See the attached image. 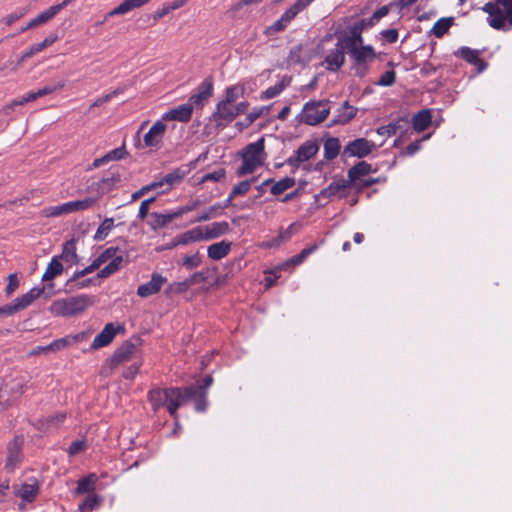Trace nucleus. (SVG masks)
Listing matches in <instances>:
<instances>
[{
  "instance_id": "nucleus-1",
  "label": "nucleus",
  "mask_w": 512,
  "mask_h": 512,
  "mask_svg": "<svg viewBox=\"0 0 512 512\" xmlns=\"http://www.w3.org/2000/svg\"><path fill=\"white\" fill-rule=\"evenodd\" d=\"M194 390L192 388H154L147 394V399L151 404L154 412H157L163 407L173 418H177V411L179 407L187 402V398L192 395Z\"/></svg>"
},
{
  "instance_id": "nucleus-2",
  "label": "nucleus",
  "mask_w": 512,
  "mask_h": 512,
  "mask_svg": "<svg viewBox=\"0 0 512 512\" xmlns=\"http://www.w3.org/2000/svg\"><path fill=\"white\" fill-rule=\"evenodd\" d=\"M482 11L488 14L487 23L495 30L512 29V0H495L487 2Z\"/></svg>"
},
{
  "instance_id": "nucleus-3",
  "label": "nucleus",
  "mask_w": 512,
  "mask_h": 512,
  "mask_svg": "<svg viewBox=\"0 0 512 512\" xmlns=\"http://www.w3.org/2000/svg\"><path fill=\"white\" fill-rule=\"evenodd\" d=\"M240 155L242 163L236 171L237 176L241 177L254 173L257 168L264 165L267 158L264 137L246 145L240 152Z\"/></svg>"
},
{
  "instance_id": "nucleus-4",
  "label": "nucleus",
  "mask_w": 512,
  "mask_h": 512,
  "mask_svg": "<svg viewBox=\"0 0 512 512\" xmlns=\"http://www.w3.org/2000/svg\"><path fill=\"white\" fill-rule=\"evenodd\" d=\"M92 305L88 295L71 296L53 301L49 310L55 316L70 317L77 315Z\"/></svg>"
},
{
  "instance_id": "nucleus-5",
  "label": "nucleus",
  "mask_w": 512,
  "mask_h": 512,
  "mask_svg": "<svg viewBox=\"0 0 512 512\" xmlns=\"http://www.w3.org/2000/svg\"><path fill=\"white\" fill-rule=\"evenodd\" d=\"M350 59L355 69L357 77H364L369 71V64L372 63L376 57V51L371 45H361L351 49H347Z\"/></svg>"
},
{
  "instance_id": "nucleus-6",
  "label": "nucleus",
  "mask_w": 512,
  "mask_h": 512,
  "mask_svg": "<svg viewBox=\"0 0 512 512\" xmlns=\"http://www.w3.org/2000/svg\"><path fill=\"white\" fill-rule=\"evenodd\" d=\"M329 100H311L304 104L301 112V122L316 126L327 119L330 114Z\"/></svg>"
},
{
  "instance_id": "nucleus-7",
  "label": "nucleus",
  "mask_w": 512,
  "mask_h": 512,
  "mask_svg": "<svg viewBox=\"0 0 512 512\" xmlns=\"http://www.w3.org/2000/svg\"><path fill=\"white\" fill-rule=\"evenodd\" d=\"M121 173L119 169L116 167H111L103 176L97 181H93L88 189L91 192H96L97 197L95 199H99L105 194L111 192L115 188H117L121 182Z\"/></svg>"
},
{
  "instance_id": "nucleus-8",
  "label": "nucleus",
  "mask_w": 512,
  "mask_h": 512,
  "mask_svg": "<svg viewBox=\"0 0 512 512\" xmlns=\"http://www.w3.org/2000/svg\"><path fill=\"white\" fill-rule=\"evenodd\" d=\"M319 150L318 144L313 140H307L286 160V164L298 168L302 163L314 158Z\"/></svg>"
},
{
  "instance_id": "nucleus-9",
  "label": "nucleus",
  "mask_w": 512,
  "mask_h": 512,
  "mask_svg": "<svg viewBox=\"0 0 512 512\" xmlns=\"http://www.w3.org/2000/svg\"><path fill=\"white\" fill-rule=\"evenodd\" d=\"M376 148L373 141L366 138H357L350 141L343 150V156L345 157H358L364 158L372 153Z\"/></svg>"
},
{
  "instance_id": "nucleus-10",
  "label": "nucleus",
  "mask_w": 512,
  "mask_h": 512,
  "mask_svg": "<svg viewBox=\"0 0 512 512\" xmlns=\"http://www.w3.org/2000/svg\"><path fill=\"white\" fill-rule=\"evenodd\" d=\"M214 85L212 77L204 79L197 88V92L192 94L187 103L192 109H202L205 102L213 95Z\"/></svg>"
},
{
  "instance_id": "nucleus-11",
  "label": "nucleus",
  "mask_w": 512,
  "mask_h": 512,
  "mask_svg": "<svg viewBox=\"0 0 512 512\" xmlns=\"http://www.w3.org/2000/svg\"><path fill=\"white\" fill-rule=\"evenodd\" d=\"M167 125L162 118L157 120L144 135L143 141L145 147L159 149L163 142Z\"/></svg>"
},
{
  "instance_id": "nucleus-12",
  "label": "nucleus",
  "mask_w": 512,
  "mask_h": 512,
  "mask_svg": "<svg viewBox=\"0 0 512 512\" xmlns=\"http://www.w3.org/2000/svg\"><path fill=\"white\" fill-rule=\"evenodd\" d=\"M346 47L338 40L335 47L329 50L324 59L325 68L331 72H337L345 64Z\"/></svg>"
},
{
  "instance_id": "nucleus-13",
  "label": "nucleus",
  "mask_w": 512,
  "mask_h": 512,
  "mask_svg": "<svg viewBox=\"0 0 512 512\" xmlns=\"http://www.w3.org/2000/svg\"><path fill=\"white\" fill-rule=\"evenodd\" d=\"M211 118L216 123L217 127H225L236 118L234 104L220 100L216 104Z\"/></svg>"
},
{
  "instance_id": "nucleus-14",
  "label": "nucleus",
  "mask_w": 512,
  "mask_h": 512,
  "mask_svg": "<svg viewBox=\"0 0 512 512\" xmlns=\"http://www.w3.org/2000/svg\"><path fill=\"white\" fill-rule=\"evenodd\" d=\"M167 283V278L160 273H153L150 281L144 283L137 288V295L141 298H147L159 293L164 284Z\"/></svg>"
},
{
  "instance_id": "nucleus-15",
  "label": "nucleus",
  "mask_w": 512,
  "mask_h": 512,
  "mask_svg": "<svg viewBox=\"0 0 512 512\" xmlns=\"http://www.w3.org/2000/svg\"><path fill=\"white\" fill-rule=\"evenodd\" d=\"M121 329H123V327L120 325H115L114 323L106 324L103 330L94 338L90 349L98 350L108 346L110 343H112L117 332Z\"/></svg>"
},
{
  "instance_id": "nucleus-16",
  "label": "nucleus",
  "mask_w": 512,
  "mask_h": 512,
  "mask_svg": "<svg viewBox=\"0 0 512 512\" xmlns=\"http://www.w3.org/2000/svg\"><path fill=\"white\" fill-rule=\"evenodd\" d=\"M150 1L151 0H124L118 6L106 13L104 19L99 22V24H103L111 17L125 15L134 9L141 8Z\"/></svg>"
},
{
  "instance_id": "nucleus-17",
  "label": "nucleus",
  "mask_w": 512,
  "mask_h": 512,
  "mask_svg": "<svg viewBox=\"0 0 512 512\" xmlns=\"http://www.w3.org/2000/svg\"><path fill=\"white\" fill-rule=\"evenodd\" d=\"M363 31L364 29L355 22L353 25H351L348 28V33L340 38L338 40L346 47L347 49H351L357 46L364 45V39H363Z\"/></svg>"
},
{
  "instance_id": "nucleus-18",
  "label": "nucleus",
  "mask_w": 512,
  "mask_h": 512,
  "mask_svg": "<svg viewBox=\"0 0 512 512\" xmlns=\"http://www.w3.org/2000/svg\"><path fill=\"white\" fill-rule=\"evenodd\" d=\"M358 109L349 104L348 101L342 103V105L335 111V115L332 118L329 127L335 125H345L349 123L357 114Z\"/></svg>"
},
{
  "instance_id": "nucleus-19",
  "label": "nucleus",
  "mask_w": 512,
  "mask_h": 512,
  "mask_svg": "<svg viewBox=\"0 0 512 512\" xmlns=\"http://www.w3.org/2000/svg\"><path fill=\"white\" fill-rule=\"evenodd\" d=\"M455 55L469 64L476 66L479 72L484 71L487 67V63L480 58V52L478 50L469 47H461L455 52Z\"/></svg>"
},
{
  "instance_id": "nucleus-20",
  "label": "nucleus",
  "mask_w": 512,
  "mask_h": 512,
  "mask_svg": "<svg viewBox=\"0 0 512 512\" xmlns=\"http://www.w3.org/2000/svg\"><path fill=\"white\" fill-rule=\"evenodd\" d=\"M192 114V107L188 103H185L173 109H170L169 111L164 113L162 116V120L188 122L191 119Z\"/></svg>"
},
{
  "instance_id": "nucleus-21",
  "label": "nucleus",
  "mask_w": 512,
  "mask_h": 512,
  "mask_svg": "<svg viewBox=\"0 0 512 512\" xmlns=\"http://www.w3.org/2000/svg\"><path fill=\"white\" fill-rule=\"evenodd\" d=\"M188 170L182 167H178L173 169L171 172L167 173L160 180L162 182L163 187L161 193L169 192L175 185L181 183L185 176L188 174Z\"/></svg>"
},
{
  "instance_id": "nucleus-22",
  "label": "nucleus",
  "mask_w": 512,
  "mask_h": 512,
  "mask_svg": "<svg viewBox=\"0 0 512 512\" xmlns=\"http://www.w3.org/2000/svg\"><path fill=\"white\" fill-rule=\"evenodd\" d=\"M136 351V345L130 341H126L119 348L115 350L112 355V363L119 365L131 359Z\"/></svg>"
},
{
  "instance_id": "nucleus-23",
  "label": "nucleus",
  "mask_w": 512,
  "mask_h": 512,
  "mask_svg": "<svg viewBox=\"0 0 512 512\" xmlns=\"http://www.w3.org/2000/svg\"><path fill=\"white\" fill-rule=\"evenodd\" d=\"M204 232L202 227H195L174 238V245H187L193 242L204 240Z\"/></svg>"
},
{
  "instance_id": "nucleus-24",
  "label": "nucleus",
  "mask_w": 512,
  "mask_h": 512,
  "mask_svg": "<svg viewBox=\"0 0 512 512\" xmlns=\"http://www.w3.org/2000/svg\"><path fill=\"white\" fill-rule=\"evenodd\" d=\"M432 121L430 109H423L417 112L412 118V126L415 131L423 132L429 128Z\"/></svg>"
},
{
  "instance_id": "nucleus-25",
  "label": "nucleus",
  "mask_w": 512,
  "mask_h": 512,
  "mask_svg": "<svg viewBox=\"0 0 512 512\" xmlns=\"http://www.w3.org/2000/svg\"><path fill=\"white\" fill-rule=\"evenodd\" d=\"M126 155H127V151L125 149V146L123 145L121 147H118V148H115V149L109 151L108 153H106L104 156H102L100 158H96L92 163V167L99 168L100 166L105 165L110 161L122 160L125 158Z\"/></svg>"
},
{
  "instance_id": "nucleus-26",
  "label": "nucleus",
  "mask_w": 512,
  "mask_h": 512,
  "mask_svg": "<svg viewBox=\"0 0 512 512\" xmlns=\"http://www.w3.org/2000/svg\"><path fill=\"white\" fill-rule=\"evenodd\" d=\"M231 250V243L221 241L211 244L207 249L208 257L212 260H221L226 257Z\"/></svg>"
},
{
  "instance_id": "nucleus-27",
  "label": "nucleus",
  "mask_w": 512,
  "mask_h": 512,
  "mask_svg": "<svg viewBox=\"0 0 512 512\" xmlns=\"http://www.w3.org/2000/svg\"><path fill=\"white\" fill-rule=\"evenodd\" d=\"M228 230H229V224L226 221L211 223L210 225H207L205 227V229L203 230L204 236H205L204 239L211 240V239L218 238V237L224 235L225 233H227Z\"/></svg>"
},
{
  "instance_id": "nucleus-28",
  "label": "nucleus",
  "mask_w": 512,
  "mask_h": 512,
  "mask_svg": "<svg viewBox=\"0 0 512 512\" xmlns=\"http://www.w3.org/2000/svg\"><path fill=\"white\" fill-rule=\"evenodd\" d=\"M44 292V287L37 288L34 287L30 289L27 293L17 297L15 300L19 310H23L30 306L36 299H38L41 294Z\"/></svg>"
},
{
  "instance_id": "nucleus-29",
  "label": "nucleus",
  "mask_w": 512,
  "mask_h": 512,
  "mask_svg": "<svg viewBox=\"0 0 512 512\" xmlns=\"http://www.w3.org/2000/svg\"><path fill=\"white\" fill-rule=\"evenodd\" d=\"M59 260H63L66 263L76 264L79 261L77 252H76V240L71 239L66 241L62 247V253L60 256H57Z\"/></svg>"
},
{
  "instance_id": "nucleus-30",
  "label": "nucleus",
  "mask_w": 512,
  "mask_h": 512,
  "mask_svg": "<svg viewBox=\"0 0 512 512\" xmlns=\"http://www.w3.org/2000/svg\"><path fill=\"white\" fill-rule=\"evenodd\" d=\"M58 40V36L56 34H51L46 37L42 42L32 45L28 48L22 55L21 60H26L35 54L43 51L45 48L51 46Z\"/></svg>"
},
{
  "instance_id": "nucleus-31",
  "label": "nucleus",
  "mask_w": 512,
  "mask_h": 512,
  "mask_svg": "<svg viewBox=\"0 0 512 512\" xmlns=\"http://www.w3.org/2000/svg\"><path fill=\"white\" fill-rule=\"evenodd\" d=\"M371 171V164L366 161H360L348 170V179L353 184L360 179V177L370 174Z\"/></svg>"
},
{
  "instance_id": "nucleus-32",
  "label": "nucleus",
  "mask_w": 512,
  "mask_h": 512,
  "mask_svg": "<svg viewBox=\"0 0 512 512\" xmlns=\"http://www.w3.org/2000/svg\"><path fill=\"white\" fill-rule=\"evenodd\" d=\"M39 493V486L36 482L24 483L17 490L16 495L25 502H32Z\"/></svg>"
},
{
  "instance_id": "nucleus-33",
  "label": "nucleus",
  "mask_w": 512,
  "mask_h": 512,
  "mask_svg": "<svg viewBox=\"0 0 512 512\" xmlns=\"http://www.w3.org/2000/svg\"><path fill=\"white\" fill-rule=\"evenodd\" d=\"M351 185L352 183L349 179H340L337 181H333L325 189L322 190L321 194L326 197L337 196L341 192L349 188Z\"/></svg>"
},
{
  "instance_id": "nucleus-34",
  "label": "nucleus",
  "mask_w": 512,
  "mask_h": 512,
  "mask_svg": "<svg viewBox=\"0 0 512 512\" xmlns=\"http://www.w3.org/2000/svg\"><path fill=\"white\" fill-rule=\"evenodd\" d=\"M389 6L388 5H384L382 7H380L379 9H377L371 17L369 18H364V19H361L359 21H357V23L365 30L366 28H371L373 26H375L383 17H385L388 13H389Z\"/></svg>"
},
{
  "instance_id": "nucleus-35",
  "label": "nucleus",
  "mask_w": 512,
  "mask_h": 512,
  "mask_svg": "<svg viewBox=\"0 0 512 512\" xmlns=\"http://www.w3.org/2000/svg\"><path fill=\"white\" fill-rule=\"evenodd\" d=\"M123 262L124 259L122 255L115 256L110 260L109 264H107L98 272L96 278H108L109 276L115 274L121 269Z\"/></svg>"
},
{
  "instance_id": "nucleus-36",
  "label": "nucleus",
  "mask_w": 512,
  "mask_h": 512,
  "mask_svg": "<svg viewBox=\"0 0 512 512\" xmlns=\"http://www.w3.org/2000/svg\"><path fill=\"white\" fill-rule=\"evenodd\" d=\"M298 227L297 223H292L289 225L286 229H280L278 236L276 238H273L272 240L268 241L264 246L268 248L277 247L279 246L283 241L289 240L294 230Z\"/></svg>"
},
{
  "instance_id": "nucleus-37",
  "label": "nucleus",
  "mask_w": 512,
  "mask_h": 512,
  "mask_svg": "<svg viewBox=\"0 0 512 512\" xmlns=\"http://www.w3.org/2000/svg\"><path fill=\"white\" fill-rule=\"evenodd\" d=\"M341 149L340 140L336 137H330L324 142V158L328 161L335 159Z\"/></svg>"
},
{
  "instance_id": "nucleus-38",
  "label": "nucleus",
  "mask_w": 512,
  "mask_h": 512,
  "mask_svg": "<svg viewBox=\"0 0 512 512\" xmlns=\"http://www.w3.org/2000/svg\"><path fill=\"white\" fill-rule=\"evenodd\" d=\"M63 265L57 256H54L50 263L47 265L46 270L42 276L43 281H49L59 276L63 272Z\"/></svg>"
},
{
  "instance_id": "nucleus-39",
  "label": "nucleus",
  "mask_w": 512,
  "mask_h": 512,
  "mask_svg": "<svg viewBox=\"0 0 512 512\" xmlns=\"http://www.w3.org/2000/svg\"><path fill=\"white\" fill-rule=\"evenodd\" d=\"M97 202V199L93 197H87L82 200L67 202L69 214L77 211L88 210L93 207Z\"/></svg>"
},
{
  "instance_id": "nucleus-40",
  "label": "nucleus",
  "mask_w": 512,
  "mask_h": 512,
  "mask_svg": "<svg viewBox=\"0 0 512 512\" xmlns=\"http://www.w3.org/2000/svg\"><path fill=\"white\" fill-rule=\"evenodd\" d=\"M186 388H192L194 390L192 395L187 398V401L193 399L195 402V409L198 412H204L207 407L206 392L195 388L194 385L187 386Z\"/></svg>"
},
{
  "instance_id": "nucleus-41",
  "label": "nucleus",
  "mask_w": 512,
  "mask_h": 512,
  "mask_svg": "<svg viewBox=\"0 0 512 512\" xmlns=\"http://www.w3.org/2000/svg\"><path fill=\"white\" fill-rule=\"evenodd\" d=\"M96 481L97 477L95 474H89L88 476L79 479L77 482L76 494L93 491L95 489Z\"/></svg>"
},
{
  "instance_id": "nucleus-42",
  "label": "nucleus",
  "mask_w": 512,
  "mask_h": 512,
  "mask_svg": "<svg viewBox=\"0 0 512 512\" xmlns=\"http://www.w3.org/2000/svg\"><path fill=\"white\" fill-rule=\"evenodd\" d=\"M295 185V179L291 177H285L280 179L279 181L275 182L270 192L274 196H278L282 193H284L286 190L292 188Z\"/></svg>"
},
{
  "instance_id": "nucleus-43",
  "label": "nucleus",
  "mask_w": 512,
  "mask_h": 512,
  "mask_svg": "<svg viewBox=\"0 0 512 512\" xmlns=\"http://www.w3.org/2000/svg\"><path fill=\"white\" fill-rule=\"evenodd\" d=\"M244 94V87L236 84L226 87L222 101L234 104Z\"/></svg>"
},
{
  "instance_id": "nucleus-44",
  "label": "nucleus",
  "mask_w": 512,
  "mask_h": 512,
  "mask_svg": "<svg viewBox=\"0 0 512 512\" xmlns=\"http://www.w3.org/2000/svg\"><path fill=\"white\" fill-rule=\"evenodd\" d=\"M189 285L186 280L179 282L170 283L167 288L164 290V295L168 298L173 297L174 295H180L189 290Z\"/></svg>"
},
{
  "instance_id": "nucleus-45",
  "label": "nucleus",
  "mask_w": 512,
  "mask_h": 512,
  "mask_svg": "<svg viewBox=\"0 0 512 512\" xmlns=\"http://www.w3.org/2000/svg\"><path fill=\"white\" fill-rule=\"evenodd\" d=\"M270 106L254 107L245 117L244 127L251 126L258 118L269 114Z\"/></svg>"
},
{
  "instance_id": "nucleus-46",
  "label": "nucleus",
  "mask_w": 512,
  "mask_h": 512,
  "mask_svg": "<svg viewBox=\"0 0 512 512\" xmlns=\"http://www.w3.org/2000/svg\"><path fill=\"white\" fill-rule=\"evenodd\" d=\"M113 227H114L113 218H105L103 220V222L100 224V226L98 227V229L94 235V239L96 241L104 240L109 235V233L111 232Z\"/></svg>"
},
{
  "instance_id": "nucleus-47",
  "label": "nucleus",
  "mask_w": 512,
  "mask_h": 512,
  "mask_svg": "<svg viewBox=\"0 0 512 512\" xmlns=\"http://www.w3.org/2000/svg\"><path fill=\"white\" fill-rule=\"evenodd\" d=\"M319 248L318 244H312L306 248H304L299 254L293 256L290 258L287 262V264H291L293 266L300 265L303 263V261L310 256L312 253H314Z\"/></svg>"
},
{
  "instance_id": "nucleus-48",
  "label": "nucleus",
  "mask_w": 512,
  "mask_h": 512,
  "mask_svg": "<svg viewBox=\"0 0 512 512\" xmlns=\"http://www.w3.org/2000/svg\"><path fill=\"white\" fill-rule=\"evenodd\" d=\"M319 248L318 244H312L306 248H304L299 254L293 256L290 258L287 262V264H291L293 266L300 265L303 263V261L310 256L312 253H314Z\"/></svg>"
},
{
  "instance_id": "nucleus-49",
  "label": "nucleus",
  "mask_w": 512,
  "mask_h": 512,
  "mask_svg": "<svg viewBox=\"0 0 512 512\" xmlns=\"http://www.w3.org/2000/svg\"><path fill=\"white\" fill-rule=\"evenodd\" d=\"M452 25V19L450 18H441L437 20L432 28V33L435 37L441 38L444 34L448 32Z\"/></svg>"
},
{
  "instance_id": "nucleus-50",
  "label": "nucleus",
  "mask_w": 512,
  "mask_h": 512,
  "mask_svg": "<svg viewBox=\"0 0 512 512\" xmlns=\"http://www.w3.org/2000/svg\"><path fill=\"white\" fill-rule=\"evenodd\" d=\"M152 218L154 219V225L155 227L161 228L172 222L174 219H176V215L174 211L168 212V213H157L154 212L151 214Z\"/></svg>"
},
{
  "instance_id": "nucleus-51",
  "label": "nucleus",
  "mask_w": 512,
  "mask_h": 512,
  "mask_svg": "<svg viewBox=\"0 0 512 512\" xmlns=\"http://www.w3.org/2000/svg\"><path fill=\"white\" fill-rule=\"evenodd\" d=\"M286 85L284 82H279L274 86L268 87L265 91H263L260 95L261 100H268L278 96L284 89Z\"/></svg>"
},
{
  "instance_id": "nucleus-52",
  "label": "nucleus",
  "mask_w": 512,
  "mask_h": 512,
  "mask_svg": "<svg viewBox=\"0 0 512 512\" xmlns=\"http://www.w3.org/2000/svg\"><path fill=\"white\" fill-rule=\"evenodd\" d=\"M70 345H72V339H70V337L68 335L66 337L54 340L49 345L44 347V350L45 351H59V350L67 348Z\"/></svg>"
},
{
  "instance_id": "nucleus-53",
  "label": "nucleus",
  "mask_w": 512,
  "mask_h": 512,
  "mask_svg": "<svg viewBox=\"0 0 512 512\" xmlns=\"http://www.w3.org/2000/svg\"><path fill=\"white\" fill-rule=\"evenodd\" d=\"M251 182L250 180H244L236 184L230 192V199L239 195H245L251 188Z\"/></svg>"
},
{
  "instance_id": "nucleus-54",
  "label": "nucleus",
  "mask_w": 512,
  "mask_h": 512,
  "mask_svg": "<svg viewBox=\"0 0 512 512\" xmlns=\"http://www.w3.org/2000/svg\"><path fill=\"white\" fill-rule=\"evenodd\" d=\"M29 12V8L28 7H22L20 9H18L17 11L13 12V13H10L8 14L7 16H5L3 18V22L7 25V26H10L12 25L14 22L18 21L19 19H21L23 16H25L27 13Z\"/></svg>"
},
{
  "instance_id": "nucleus-55",
  "label": "nucleus",
  "mask_w": 512,
  "mask_h": 512,
  "mask_svg": "<svg viewBox=\"0 0 512 512\" xmlns=\"http://www.w3.org/2000/svg\"><path fill=\"white\" fill-rule=\"evenodd\" d=\"M124 92V89L123 88H117L113 91H111L110 93H107L105 94L104 96L102 97H99L97 98L90 106V108H94V107H98V106H101L107 102H109L110 100H112L114 97H116L117 95L121 94Z\"/></svg>"
},
{
  "instance_id": "nucleus-56",
  "label": "nucleus",
  "mask_w": 512,
  "mask_h": 512,
  "mask_svg": "<svg viewBox=\"0 0 512 512\" xmlns=\"http://www.w3.org/2000/svg\"><path fill=\"white\" fill-rule=\"evenodd\" d=\"M226 177V171L223 168H220L218 170H215L213 172L206 173L203 175L201 182L205 183L208 181H214V182H220L224 180Z\"/></svg>"
},
{
  "instance_id": "nucleus-57",
  "label": "nucleus",
  "mask_w": 512,
  "mask_h": 512,
  "mask_svg": "<svg viewBox=\"0 0 512 512\" xmlns=\"http://www.w3.org/2000/svg\"><path fill=\"white\" fill-rule=\"evenodd\" d=\"M86 448L87 443L85 440H75L70 444L69 448L67 449V453L69 456L73 457L81 452H84Z\"/></svg>"
},
{
  "instance_id": "nucleus-58",
  "label": "nucleus",
  "mask_w": 512,
  "mask_h": 512,
  "mask_svg": "<svg viewBox=\"0 0 512 512\" xmlns=\"http://www.w3.org/2000/svg\"><path fill=\"white\" fill-rule=\"evenodd\" d=\"M66 83L65 81H60L57 84L54 85H47L41 89H38V95L41 97L52 94L56 91L62 90L65 87Z\"/></svg>"
},
{
  "instance_id": "nucleus-59",
  "label": "nucleus",
  "mask_w": 512,
  "mask_h": 512,
  "mask_svg": "<svg viewBox=\"0 0 512 512\" xmlns=\"http://www.w3.org/2000/svg\"><path fill=\"white\" fill-rule=\"evenodd\" d=\"M60 12L59 7L57 5H53L48 9L42 11L39 15L42 24L47 23L51 19H53Z\"/></svg>"
},
{
  "instance_id": "nucleus-60",
  "label": "nucleus",
  "mask_w": 512,
  "mask_h": 512,
  "mask_svg": "<svg viewBox=\"0 0 512 512\" xmlns=\"http://www.w3.org/2000/svg\"><path fill=\"white\" fill-rule=\"evenodd\" d=\"M396 81V73L394 70H388L381 75L377 84L380 86H391Z\"/></svg>"
},
{
  "instance_id": "nucleus-61",
  "label": "nucleus",
  "mask_w": 512,
  "mask_h": 512,
  "mask_svg": "<svg viewBox=\"0 0 512 512\" xmlns=\"http://www.w3.org/2000/svg\"><path fill=\"white\" fill-rule=\"evenodd\" d=\"M201 262H202V260H201V256L199 255V253H195L194 255H191V256H185L182 260V264L187 269L196 268L201 264Z\"/></svg>"
},
{
  "instance_id": "nucleus-62",
  "label": "nucleus",
  "mask_w": 512,
  "mask_h": 512,
  "mask_svg": "<svg viewBox=\"0 0 512 512\" xmlns=\"http://www.w3.org/2000/svg\"><path fill=\"white\" fill-rule=\"evenodd\" d=\"M156 200V197H150L148 199H145L141 202L140 204V207H139V211H138V217L141 219V220H144L148 213H149V208H150V205L155 202Z\"/></svg>"
},
{
  "instance_id": "nucleus-63",
  "label": "nucleus",
  "mask_w": 512,
  "mask_h": 512,
  "mask_svg": "<svg viewBox=\"0 0 512 512\" xmlns=\"http://www.w3.org/2000/svg\"><path fill=\"white\" fill-rule=\"evenodd\" d=\"M99 499L96 495H88L85 500L79 505V510L84 509L93 510L98 505Z\"/></svg>"
},
{
  "instance_id": "nucleus-64",
  "label": "nucleus",
  "mask_w": 512,
  "mask_h": 512,
  "mask_svg": "<svg viewBox=\"0 0 512 512\" xmlns=\"http://www.w3.org/2000/svg\"><path fill=\"white\" fill-rule=\"evenodd\" d=\"M66 419L65 413H57L53 416H49L46 420V423L49 427L58 428L61 424L64 423Z\"/></svg>"
}]
</instances>
